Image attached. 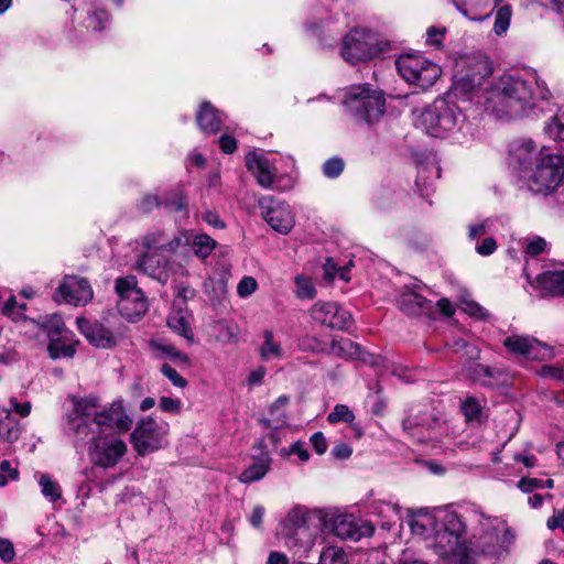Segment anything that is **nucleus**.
<instances>
[{
    "mask_svg": "<svg viewBox=\"0 0 564 564\" xmlns=\"http://www.w3.org/2000/svg\"><path fill=\"white\" fill-rule=\"evenodd\" d=\"M324 510L304 506L291 508L281 521V534L290 547L307 552L324 531Z\"/></svg>",
    "mask_w": 564,
    "mask_h": 564,
    "instance_id": "nucleus-4",
    "label": "nucleus"
},
{
    "mask_svg": "<svg viewBox=\"0 0 564 564\" xmlns=\"http://www.w3.org/2000/svg\"><path fill=\"white\" fill-rule=\"evenodd\" d=\"M196 294V291L191 288L189 285H178L177 286V301H175L174 305H178L180 308L183 306V305H186V302L188 300H192Z\"/></svg>",
    "mask_w": 564,
    "mask_h": 564,
    "instance_id": "nucleus-61",
    "label": "nucleus"
},
{
    "mask_svg": "<svg viewBox=\"0 0 564 564\" xmlns=\"http://www.w3.org/2000/svg\"><path fill=\"white\" fill-rule=\"evenodd\" d=\"M310 441L316 454L322 455L327 451V442L322 432H315Z\"/></svg>",
    "mask_w": 564,
    "mask_h": 564,
    "instance_id": "nucleus-63",
    "label": "nucleus"
},
{
    "mask_svg": "<svg viewBox=\"0 0 564 564\" xmlns=\"http://www.w3.org/2000/svg\"><path fill=\"white\" fill-rule=\"evenodd\" d=\"M25 307V303L18 304L17 299L14 296H10L2 307V313L15 319L18 317V311H24Z\"/></svg>",
    "mask_w": 564,
    "mask_h": 564,
    "instance_id": "nucleus-60",
    "label": "nucleus"
},
{
    "mask_svg": "<svg viewBox=\"0 0 564 564\" xmlns=\"http://www.w3.org/2000/svg\"><path fill=\"white\" fill-rule=\"evenodd\" d=\"M465 531L466 523L462 516L454 511L445 512L441 518V525L430 539L429 546L449 564H479L480 558L492 551H477L474 546L462 543Z\"/></svg>",
    "mask_w": 564,
    "mask_h": 564,
    "instance_id": "nucleus-3",
    "label": "nucleus"
},
{
    "mask_svg": "<svg viewBox=\"0 0 564 564\" xmlns=\"http://www.w3.org/2000/svg\"><path fill=\"white\" fill-rule=\"evenodd\" d=\"M333 354L344 358H359L360 346L348 338L333 339L330 344Z\"/></svg>",
    "mask_w": 564,
    "mask_h": 564,
    "instance_id": "nucleus-33",
    "label": "nucleus"
},
{
    "mask_svg": "<svg viewBox=\"0 0 564 564\" xmlns=\"http://www.w3.org/2000/svg\"><path fill=\"white\" fill-rule=\"evenodd\" d=\"M47 336L50 339L47 351L52 359L72 358L75 355V336L67 329L62 318L53 316L47 325Z\"/></svg>",
    "mask_w": 564,
    "mask_h": 564,
    "instance_id": "nucleus-17",
    "label": "nucleus"
},
{
    "mask_svg": "<svg viewBox=\"0 0 564 564\" xmlns=\"http://www.w3.org/2000/svg\"><path fill=\"white\" fill-rule=\"evenodd\" d=\"M246 166L263 188H275V166L263 154L249 152L246 155Z\"/></svg>",
    "mask_w": 564,
    "mask_h": 564,
    "instance_id": "nucleus-21",
    "label": "nucleus"
},
{
    "mask_svg": "<svg viewBox=\"0 0 564 564\" xmlns=\"http://www.w3.org/2000/svg\"><path fill=\"white\" fill-rule=\"evenodd\" d=\"M72 408L65 414V431L76 446L90 443V460L102 468L115 466L127 452L116 433L127 432L132 420L121 401L104 404L95 394L68 398Z\"/></svg>",
    "mask_w": 564,
    "mask_h": 564,
    "instance_id": "nucleus-1",
    "label": "nucleus"
},
{
    "mask_svg": "<svg viewBox=\"0 0 564 564\" xmlns=\"http://www.w3.org/2000/svg\"><path fill=\"white\" fill-rule=\"evenodd\" d=\"M271 459L269 457L252 464L239 475V480L245 484H250L262 479L270 469Z\"/></svg>",
    "mask_w": 564,
    "mask_h": 564,
    "instance_id": "nucleus-32",
    "label": "nucleus"
},
{
    "mask_svg": "<svg viewBox=\"0 0 564 564\" xmlns=\"http://www.w3.org/2000/svg\"><path fill=\"white\" fill-rule=\"evenodd\" d=\"M378 53L377 39L368 30L354 29L343 39L340 55L351 65L369 61Z\"/></svg>",
    "mask_w": 564,
    "mask_h": 564,
    "instance_id": "nucleus-10",
    "label": "nucleus"
},
{
    "mask_svg": "<svg viewBox=\"0 0 564 564\" xmlns=\"http://www.w3.org/2000/svg\"><path fill=\"white\" fill-rule=\"evenodd\" d=\"M352 454V448L347 443H338L332 448V455L339 460L348 459Z\"/></svg>",
    "mask_w": 564,
    "mask_h": 564,
    "instance_id": "nucleus-64",
    "label": "nucleus"
},
{
    "mask_svg": "<svg viewBox=\"0 0 564 564\" xmlns=\"http://www.w3.org/2000/svg\"><path fill=\"white\" fill-rule=\"evenodd\" d=\"M261 360L270 361L272 359H281L283 357V349L274 339V334L271 329L263 330V343L259 348Z\"/></svg>",
    "mask_w": 564,
    "mask_h": 564,
    "instance_id": "nucleus-29",
    "label": "nucleus"
},
{
    "mask_svg": "<svg viewBox=\"0 0 564 564\" xmlns=\"http://www.w3.org/2000/svg\"><path fill=\"white\" fill-rule=\"evenodd\" d=\"M495 220L490 217L467 226V235L470 240H476L481 236L491 234L494 231Z\"/></svg>",
    "mask_w": 564,
    "mask_h": 564,
    "instance_id": "nucleus-37",
    "label": "nucleus"
},
{
    "mask_svg": "<svg viewBox=\"0 0 564 564\" xmlns=\"http://www.w3.org/2000/svg\"><path fill=\"white\" fill-rule=\"evenodd\" d=\"M317 324L335 330H348L352 325L351 314L335 302H316L310 310Z\"/></svg>",
    "mask_w": 564,
    "mask_h": 564,
    "instance_id": "nucleus-18",
    "label": "nucleus"
},
{
    "mask_svg": "<svg viewBox=\"0 0 564 564\" xmlns=\"http://www.w3.org/2000/svg\"><path fill=\"white\" fill-rule=\"evenodd\" d=\"M395 65L400 76L421 90L432 87L442 75L437 64L421 55H401Z\"/></svg>",
    "mask_w": 564,
    "mask_h": 564,
    "instance_id": "nucleus-8",
    "label": "nucleus"
},
{
    "mask_svg": "<svg viewBox=\"0 0 564 564\" xmlns=\"http://www.w3.org/2000/svg\"><path fill=\"white\" fill-rule=\"evenodd\" d=\"M462 411L468 421L477 420L481 413V405L477 399L468 397L462 404Z\"/></svg>",
    "mask_w": 564,
    "mask_h": 564,
    "instance_id": "nucleus-47",
    "label": "nucleus"
},
{
    "mask_svg": "<svg viewBox=\"0 0 564 564\" xmlns=\"http://www.w3.org/2000/svg\"><path fill=\"white\" fill-rule=\"evenodd\" d=\"M154 349L156 351L162 352L164 356L169 357L174 364L177 366H188L189 365V358L186 354L177 350L172 345H165V344H154Z\"/></svg>",
    "mask_w": 564,
    "mask_h": 564,
    "instance_id": "nucleus-39",
    "label": "nucleus"
},
{
    "mask_svg": "<svg viewBox=\"0 0 564 564\" xmlns=\"http://www.w3.org/2000/svg\"><path fill=\"white\" fill-rule=\"evenodd\" d=\"M41 494L50 502H56L62 498V488L48 474H36Z\"/></svg>",
    "mask_w": 564,
    "mask_h": 564,
    "instance_id": "nucleus-30",
    "label": "nucleus"
},
{
    "mask_svg": "<svg viewBox=\"0 0 564 564\" xmlns=\"http://www.w3.org/2000/svg\"><path fill=\"white\" fill-rule=\"evenodd\" d=\"M160 206H163L161 197L154 194H145L139 202L138 209L143 214H148Z\"/></svg>",
    "mask_w": 564,
    "mask_h": 564,
    "instance_id": "nucleus-51",
    "label": "nucleus"
},
{
    "mask_svg": "<svg viewBox=\"0 0 564 564\" xmlns=\"http://www.w3.org/2000/svg\"><path fill=\"white\" fill-rule=\"evenodd\" d=\"M475 249L478 254L488 257L497 250L496 239L492 237L485 238L481 242L476 245Z\"/></svg>",
    "mask_w": 564,
    "mask_h": 564,
    "instance_id": "nucleus-58",
    "label": "nucleus"
},
{
    "mask_svg": "<svg viewBox=\"0 0 564 564\" xmlns=\"http://www.w3.org/2000/svg\"><path fill=\"white\" fill-rule=\"evenodd\" d=\"M497 373L498 371H496L495 369L485 365L477 364L473 367L471 378L473 380L481 383L482 386L490 387L496 383Z\"/></svg>",
    "mask_w": 564,
    "mask_h": 564,
    "instance_id": "nucleus-36",
    "label": "nucleus"
},
{
    "mask_svg": "<svg viewBox=\"0 0 564 564\" xmlns=\"http://www.w3.org/2000/svg\"><path fill=\"white\" fill-rule=\"evenodd\" d=\"M344 166V161L340 158L328 159L323 164V174L328 178H336L343 173Z\"/></svg>",
    "mask_w": 564,
    "mask_h": 564,
    "instance_id": "nucleus-46",
    "label": "nucleus"
},
{
    "mask_svg": "<svg viewBox=\"0 0 564 564\" xmlns=\"http://www.w3.org/2000/svg\"><path fill=\"white\" fill-rule=\"evenodd\" d=\"M399 308L408 315H419L431 308V302L416 292H403L398 299Z\"/></svg>",
    "mask_w": 564,
    "mask_h": 564,
    "instance_id": "nucleus-28",
    "label": "nucleus"
},
{
    "mask_svg": "<svg viewBox=\"0 0 564 564\" xmlns=\"http://www.w3.org/2000/svg\"><path fill=\"white\" fill-rule=\"evenodd\" d=\"M463 115L456 105L445 99H437L421 112L416 124L422 127L427 134L442 138L445 133L453 131Z\"/></svg>",
    "mask_w": 564,
    "mask_h": 564,
    "instance_id": "nucleus-7",
    "label": "nucleus"
},
{
    "mask_svg": "<svg viewBox=\"0 0 564 564\" xmlns=\"http://www.w3.org/2000/svg\"><path fill=\"white\" fill-rule=\"evenodd\" d=\"M57 295L73 305H84L93 297L88 281L78 276H66L57 289Z\"/></svg>",
    "mask_w": 564,
    "mask_h": 564,
    "instance_id": "nucleus-20",
    "label": "nucleus"
},
{
    "mask_svg": "<svg viewBox=\"0 0 564 564\" xmlns=\"http://www.w3.org/2000/svg\"><path fill=\"white\" fill-rule=\"evenodd\" d=\"M440 175H441V169L437 165V162L435 161V159L433 158L426 164L420 165L419 171H417L416 182H415L416 186L420 187V184H422V183L425 184L426 178H429L430 176H433L434 178H438Z\"/></svg>",
    "mask_w": 564,
    "mask_h": 564,
    "instance_id": "nucleus-43",
    "label": "nucleus"
},
{
    "mask_svg": "<svg viewBox=\"0 0 564 564\" xmlns=\"http://www.w3.org/2000/svg\"><path fill=\"white\" fill-rule=\"evenodd\" d=\"M462 69L456 74L455 86L464 93L473 91L482 84V80L491 75L489 62L481 57L462 58L457 63Z\"/></svg>",
    "mask_w": 564,
    "mask_h": 564,
    "instance_id": "nucleus-15",
    "label": "nucleus"
},
{
    "mask_svg": "<svg viewBox=\"0 0 564 564\" xmlns=\"http://www.w3.org/2000/svg\"><path fill=\"white\" fill-rule=\"evenodd\" d=\"M282 453L285 454V455H297L299 458L302 460V462H307L308 458H310V454L307 452V449L305 448V443L302 442V441H296L294 442L290 447L289 449L286 448H283L282 449Z\"/></svg>",
    "mask_w": 564,
    "mask_h": 564,
    "instance_id": "nucleus-56",
    "label": "nucleus"
},
{
    "mask_svg": "<svg viewBox=\"0 0 564 564\" xmlns=\"http://www.w3.org/2000/svg\"><path fill=\"white\" fill-rule=\"evenodd\" d=\"M161 200L165 209L170 213L186 210L188 204L181 188H173L165 192Z\"/></svg>",
    "mask_w": 564,
    "mask_h": 564,
    "instance_id": "nucleus-31",
    "label": "nucleus"
},
{
    "mask_svg": "<svg viewBox=\"0 0 564 564\" xmlns=\"http://www.w3.org/2000/svg\"><path fill=\"white\" fill-rule=\"evenodd\" d=\"M538 286L551 296L564 295V269L549 270L538 275Z\"/></svg>",
    "mask_w": 564,
    "mask_h": 564,
    "instance_id": "nucleus-27",
    "label": "nucleus"
},
{
    "mask_svg": "<svg viewBox=\"0 0 564 564\" xmlns=\"http://www.w3.org/2000/svg\"><path fill=\"white\" fill-rule=\"evenodd\" d=\"M161 373L170 380V382L176 388H185L187 386L186 379H184L171 365L163 364L160 368Z\"/></svg>",
    "mask_w": 564,
    "mask_h": 564,
    "instance_id": "nucleus-49",
    "label": "nucleus"
},
{
    "mask_svg": "<svg viewBox=\"0 0 564 564\" xmlns=\"http://www.w3.org/2000/svg\"><path fill=\"white\" fill-rule=\"evenodd\" d=\"M462 310L469 316L479 321H487L490 317L489 312L473 300H463Z\"/></svg>",
    "mask_w": 564,
    "mask_h": 564,
    "instance_id": "nucleus-44",
    "label": "nucleus"
},
{
    "mask_svg": "<svg viewBox=\"0 0 564 564\" xmlns=\"http://www.w3.org/2000/svg\"><path fill=\"white\" fill-rule=\"evenodd\" d=\"M166 435V427L151 417L140 421L131 433V444L139 455L160 449Z\"/></svg>",
    "mask_w": 564,
    "mask_h": 564,
    "instance_id": "nucleus-13",
    "label": "nucleus"
},
{
    "mask_svg": "<svg viewBox=\"0 0 564 564\" xmlns=\"http://www.w3.org/2000/svg\"><path fill=\"white\" fill-rule=\"evenodd\" d=\"M546 150L531 139L514 140L509 145L508 165L520 177L525 178Z\"/></svg>",
    "mask_w": 564,
    "mask_h": 564,
    "instance_id": "nucleus-12",
    "label": "nucleus"
},
{
    "mask_svg": "<svg viewBox=\"0 0 564 564\" xmlns=\"http://www.w3.org/2000/svg\"><path fill=\"white\" fill-rule=\"evenodd\" d=\"M109 21V13L104 9H96L89 17V24L94 30H104Z\"/></svg>",
    "mask_w": 564,
    "mask_h": 564,
    "instance_id": "nucleus-55",
    "label": "nucleus"
},
{
    "mask_svg": "<svg viewBox=\"0 0 564 564\" xmlns=\"http://www.w3.org/2000/svg\"><path fill=\"white\" fill-rule=\"evenodd\" d=\"M167 259L158 252H145L137 261V270L150 278L166 283L169 279Z\"/></svg>",
    "mask_w": 564,
    "mask_h": 564,
    "instance_id": "nucleus-23",
    "label": "nucleus"
},
{
    "mask_svg": "<svg viewBox=\"0 0 564 564\" xmlns=\"http://www.w3.org/2000/svg\"><path fill=\"white\" fill-rule=\"evenodd\" d=\"M535 87H540L539 82L503 75L495 80L487 91L485 108L498 119L514 120L530 117L536 107Z\"/></svg>",
    "mask_w": 564,
    "mask_h": 564,
    "instance_id": "nucleus-2",
    "label": "nucleus"
},
{
    "mask_svg": "<svg viewBox=\"0 0 564 564\" xmlns=\"http://www.w3.org/2000/svg\"><path fill=\"white\" fill-rule=\"evenodd\" d=\"M18 466H13L12 463L8 459L2 460L0 463V487L7 486L10 480H18Z\"/></svg>",
    "mask_w": 564,
    "mask_h": 564,
    "instance_id": "nucleus-45",
    "label": "nucleus"
},
{
    "mask_svg": "<svg viewBox=\"0 0 564 564\" xmlns=\"http://www.w3.org/2000/svg\"><path fill=\"white\" fill-rule=\"evenodd\" d=\"M545 132L550 138L564 142V109H560L552 121L546 124Z\"/></svg>",
    "mask_w": 564,
    "mask_h": 564,
    "instance_id": "nucleus-40",
    "label": "nucleus"
},
{
    "mask_svg": "<svg viewBox=\"0 0 564 564\" xmlns=\"http://www.w3.org/2000/svg\"><path fill=\"white\" fill-rule=\"evenodd\" d=\"M539 375L543 378L564 382V365H544L541 367Z\"/></svg>",
    "mask_w": 564,
    "mask_h": 564,
    "instance_id": "nucleus-48",
    "label": "nucleus"
},
{
    "mask_svg": "<svg viewBox=\"0 0 564 564\" xmlns=\"http://www.w3.org/2000/svg\"><path fill=\"white\" fill-rule=\"evenodd\" d=\"M265 516V508L261 505H256L250 514L248 516V521L252 528L256 530H263V519Z\"/></svg>",
    "mask_w": 564,
    "mask_h": 564,
    "instance_id": "nucleus-52",
    "label": "nucleus"
},
{
    "mask_svg": "<svg viewBox=\"0 0 564 564\" xmlns=\"http://www.w3.org/2000/svg\"><path fill=\"white\" fill-rule=\"evenodd\" d=\"M518 488L523 492H532L538 488H543L544 484L542 479L523 477L518 481Z\"/></svg>",
    "mask_w": 564,
    "mask_h": 564,
    "instance_id": "nucleus-59",
    "label": "nucleus"
},
{
    "mask_svg": "<svg viewBox=\"0 0 564 564\" xmlns=\"http://www.w3.org/2000/svg\"><path fill=\"white\" fill-rule=\"evenodd\" d=\"M80 333L97 348L108 349L117 345L118 336L104 324L84 317L76 319Z\"/></svg>",
    "mask_w": 564,
    "mask_h": 564,
    "instance_id": "nucleus-19",
    "label": "nucleus"
},
{
    "mask_svg": "<svg viewBox=\"0 0 564 564\" xmlns=\"http://www.w3.org/2000/svg\"><path fill=\"white\" fill-rule=\"evenodd\" d=\"M260 423L265 429L278 430L286 425V415L283 409H275V414L268 419H260Z\"/></svg>",
    "mask_w": 564,
    "mask_h": 564,
    "instance_id": "nucleus-50",
    "label": "nucleus"
},
{
    "mask_svg": "<svg viewBox=\"0 0 564 564\" xmlns=\"http://www.w3.org/2000/svg\"><path fill=\"white\" fill-rule=\"evenodd\" d=\"M318 564H348L346 552L339 546L324 547Z\"/></svg>",
    "mask_w": 564,
    "mask_h": 564,
    "instance_id": "nucleus-35",
    "label": "nucleus"
},
{
    "mask_svg": "<svg viewBox=\"0 0 564 564\" xmlns=\"http://www.w3.org/2000/svg\"><path fill=\"white\" fill-rule=\"evenodd\" d=\"M296 284V296L301 300H311L315 297L316 290L311 279L304 275H297L295 278Z\"/></svg>",
    "mask_w": 564,
    "mask_h": 564,
    "instance_id": "nucleus-41",
    "label": "nucleus"
},
{
    "mask_svg": "<svg viewBox=\"0 0 564 564\" xmlns=\"http://www.w3.org/2000/svg\"><path fill=\"white\" fill-rule=\"evenodd\" d=\"M180 237L183 238L182 246H189L200 259H206L216 248L217 242L206 234H194L189 231L180 232Z\"/></svg>",
    "mask_w": 564,
    "mask_h": 564,
    "instance_id": "nucleus-26",
    "label": "nucleus"
},
{
    "mask_svg": "<svg viewBox=\"0 0 564 564\" xmlns=\"http://www.w3.org/2000/svg\"><path fill=\"white\" fill-rule=\"evenodd\" d=\"M343 105L357 121L375 124L386 112V97L382 90L370 84L352 85L347 88Z\"/></svg>",
    "mask_w": 564,
    "mask_h": 564,
    "instance_id": "nucleus-5",
    "label": "nucleus"
},
{
    "mask_svg": "<svg viewBox=\"0 0 564 564\" xmlns=\"http://www.w3.org/2000/svg\"><path fill=\"white\" fill-rule=\"evenodd\" d=\"M258 283L252 276H245L237 286V292L241 297L250 296L257 290Z\"/></svg>",
    "mask_w": 564,
    "mask_h": 564,
    "instance_id": "nucleus-54",
    "label": "nucleus"
},
{
    "mask_svg": "<svg viewBox=\"0 0 564 564\" xmlns=\"http://www.w3.org/2000/svg\"><path fill=\"white\" fill-rule=\"evenodd\" d=\"M512 10L510 6L500 7L495 17L494 31L497 35L505 34L510 25Z\"/></svg>",
    "mask_w": 564,
    "mask_h": 564,
    "instance_id": "nucleus-38",
    "label": "nucleus"
},
{
    "mask_svg": "<svg viewBox=\"0 0 564 564\" xmlns=\"http://www.w3.org/2000/svg\"><path fill=\"white\" fill-rule=\"evenodd\" d=\"M118 294V310L128 319H135L142 316L148 310L147 300L137 286V279L133 275L119 278L115 284Z\"/></svg>",
    "mask_w": 564,
    "mask_h": 564,
    "instance_id": "nucleus-11",
    "label": "nucleus"
},
{
    "mask_svg": "<svg viewBox=\"0 0 564 564\" xmlns=\"http://www.w3.org/2000/svg\"><path fill=\"white\" fill-rule=\"evenodd\" d=\"M444 34V28L430 26L426 31V43L435 47H438L442 45Z\"/></svg>",
    "mask_w": 564,
    "mask_h": 564,
    "instance_id": "nucleus-57",
    "label": "nucleus"
},
{
    "mask_svg": "<svg viewBox=\"0 0 564 564\" xmlns=\"http://www.w3.org/2000/svg\"><path fill=\"white\" fill-rule=\"evenodd\" d=\"M503 346L513 356L531 360H545L554 357V348L529 335H510Z\"/></svg>",
    "mask_w": 564,
    "mask_h": 564,
    "instance_id": "nucleus-16",
    "label": "nucleus"
},
{
    "mask_svg": "<svg viewBox=\"0 0 564 564\" xmlns=\"http://www.w3.org/2000/svg\"><path fill=\"white\" fill-rule=\"evenodd\" d=\"M545 247L546 241L542 237H533L527 239L525 253L532 257L539 256L545 250Z\"/></svg>",
    "mask_w": 564,
    "mask_h": 564,
    "instance_id": "nucleus-53",
    "label": "nucleus"
},
{
    "mask_svg": "<svg viewBox=\"0 0 564 564\" xmlns=\"http://www.w3.org/2000/svg\"><path fill=\"white\" fill-rule=\"evenodd\" d=\"M406 523L414 535L430 541L441 525V518L438 519L424 510L408 509Z\"/></svg>",
    "mask_w": 564,
    "mask_h": 564,
    "instance_id": "nucleus-22",
    "label": "nucleus"
},
{
    "mask_svg": "<svg viewBox=\"0 0 564 564\" xmlns=\"http://www.w3.org/2000/svg\"><path fill=\"white\" fill-rule=\"evenodd\" d=\"M196 121L202 132L215 134L221 129L224 113L219 112L210 102L205 101L197 111Z\"/></svg>",
    "mask_w": 564,
    "mask_h": 564,
    "instance_id": "nucleus-25",
    "label": "nucleus"
},
{
    "mask_svg": "<svg viewBox=\"0 0 564 564\" xmlns=\"http://www.w3.org/2000/svg\"><path fill=\"white\" fill-rule=\"evenodd\" d=\"M262 218L276 232L286 235L294 227L295 220L291 207L273 196H262L258 200Z\"/></svg>",
    "mask_w": 564,
    "mask_h": 564,
    "instance_id": "nucleus-14",
    "label": "nucleus"
},
{
    "mask_svg": "<svg viewBox=\"0 0 564 564\" xmlns=\"http://www.w3.org/2000/svg\"><path fill=\"white\" fill-rule=\"evenodd\" d=\"M324 531L332 532L341 540L359 541L371 536L375 532V527L371 522L357 519L352 514L338 510H324Z\"/></svg>",
    "mask_w": 564,
    "mask_h": 564,
    "instance_id": "nucleus-9",
    "label": "nucleus"
},
{
    "mask_svg": "<svg viewBox=\"0 0 564 564\" xmlns=\"http://www.w3.org/2000/svg\"><path fill=\"white\" fill-rule=\"evenodd\" d=\"M142 246L148 250L162 252H175L183 243V238L178 235L170 237L164 230L152 229L148 231L141 241Z\"/></svg>",
    "mask_w": 564,
    "mask_h": 564,
    "instance_id": "nucleus-24",
    "label": "nucleus"
},
{
    "mask_svg": "<svg viewBox=\"0 0 564 564\" xmlns=\"http://www.w3.org/2000/svg\"><path fill=\"white\" fill-rule=\"evenodd\" d=\"M159 406L164 412L178 413L181 410V400L170 397H162L159 401Z\"/></svg>",
    "mask_w": 564,
    "mask_h": 564,
    "instance_id": "nucleus-62",
    "label": "nucleus"
},
{
    "mask_svg": "<svg viewBox=\"0 0 564 564\" xmlns=\"http://www.w3.org/2000/svg\"><path fill=\"white\" fill-rule=\"evenodd\" d=\"M167 325L173 332L183 336L188 341H193V332L182 311V307L169 316Z\"/></svg>",
    "mask_w": 564,
    "mask_h": 564,
    "instance_id": "nucleus-34",
    "label": "nucleus"
},
{
    "mask_svg": "<svg viewBox=\"0 0 564 564\" xmlns=\"http://www.w3.org/2000/svg\"><path fill=\"white\" fill-rule=\"evenodd\" d=\"M354 420H355V414L345 404H337V405H335L333 411L327 416V421L330 424H336V423H339V422L352 423Z\"/></svg>",
    "mask_w": 564,
    "mask_h": 564,
    "instance_id": "nucleus-42",
    "label": "nucleus"
},
{
    "mask_svg": "<svg viewBox=\"0 0 564 564\" xmlns=\"http://www.w3.org/2000/svg\"><path fill=\"white\" fill-rule=\"evenodd\" d=\"M564 177V158L546 150L524 180L535 194L554 192Z\"/></svg>",
    "mask_w": 564,
    "mask_h": 564,
    "instance_id": "nucleus-6",
    "label": "nucleus"
}]
</instances>
